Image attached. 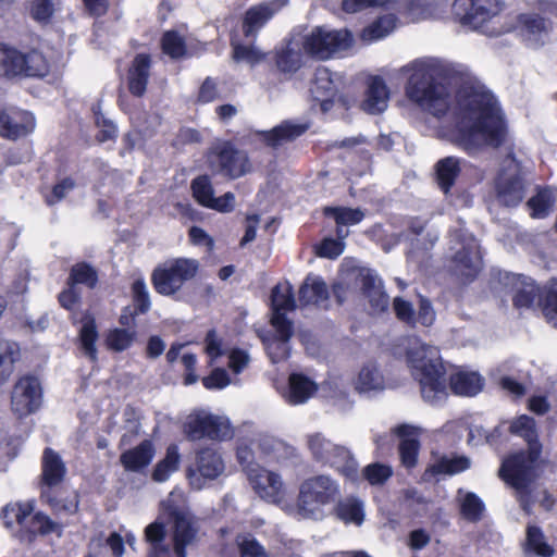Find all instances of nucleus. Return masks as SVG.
<instances>
[{"label": "nucleus", "mask_w": 557, "mask_h": 557, "mask_svg": "<svg viewBox=\"0 0 557 557\" xmlns=\"http://www.w3.org/2000/svg\"><path fill=\"white\" fill-rule=\"evenodd\" d=\"M456 144L469 153L482 146L499 147L506 126L494 96L481 86L465 85L456 96Z\"/></svg>", "instance_id": "obj_1"}, {"label": "nucleus", "mask_w": 557, "mask_h": 557, "mask_svg": "<svg viewBox=\"0 0 557 557\" xmlns=\"http://www.w3.org/2000/svg\"><path fill=\"white\" fill-rule=\"evenodd\" d=\"M509 432L522 437L528 444V450L505 458L498 475L516 491L522 510L530 515L532 508L530 486L536 478V465L542 453L536 422L532 417L522 414L510 423Z\"/></svg>", "instance_id": "obj_2"}, {"label": "nucleus", "mask_w": 557, "mask_h": 557, "mask_svg": "<svg viewBox=\"0 0 557 557\" xmlns=\"http://www.w3.org/2000/svg\"><path fill=\"white\" fill-rule=\"evenodd\" d=\"M169 523L170 529L159 516L145 528L148 557H187V548L196 544L199 523L190 512L175 508L169 512Z\"/></svg>", "instance_id": "obj_3"}, {"label": "nucleus", "mask_w": 557, "mask_h": 557, "mask_svg": "<svg viewBox=\"0 0 557 557\" xmlns=\"http://www.w3.org/2000/svg\"><path fill=\"white\" fill-rule=\"evenodd\" d=\"M411 74L406 86L407 97L436 117L449 107V91L444 84V69L434 59L416 60L407 66Z\"/></svg>", "instance_id": "obj_4"}, {"label": "nucleus", "mask_w": 557, "mask_h": 557, "mask_svg": "<svg viewBox=\"0 0 557 557\" xmlns=\"http://www.w3.org/2000/svg\"><path fill=\"white\" fill-rule=\"evenodd\" d=\"M413 377L419 382L421 396L431 405L447 398L445 368L436 347L419 344L407 352Z\"/></svg>", "instance_id": "obj_5"}, {"label": "nucleus", "mask_w": 557, "mask_h": 557, "mask_svg": "<svg viewBox=\"0 0 557 557\" xmlns=\"http://www.w3.org/2000/svg\"><path fill=\"white\" fill-rule=\"evenodd\" d=\"M341 497L338 482L330 475L320 474L306 479L299 486L297 515L302 519L322 520L325 508Z\"/></svg>", "instance_id": "obj_6"}, {"label": "nucleus", "mask_w": 557, "mask_h": 557, "mask_svg": "<svg viewBox=\"0 0 557 557\" xmlns=\"http://www.w3.org/2000/svg\"><path fill=\"white\" fill-rule=\"evenodd\" d=\"M504 9L502 0H455L453 14L463 26L495 37L506 32L499 23Z\"/></svg>", "instance_id": "obj_7"}, {"label": "nucleus", "mask_w": 557, "mask_h": 557, "mask_svg": "<svg viewBox=\"0 0 557 557\" xmlns=\"http://www.w3.org/2000/svg\"><path fill=\"white\" fill-rule=\"evenodd\" d=\"M354 41V36L347 28L315 26L302 37V48L307 57L327 61L349 50Z\"/></svg>", "instance_id": "obj_8"}, {"label": "nucleus", "mask_w": 557, "mask_h": 557, "mask_svg": "<svg viewBox=\"0 0 557 557\" xmlns=\"http://www.w3.org/2000/svg\"><path fill=\"white\" fill-rule=\"evenodd\" d=\"M199 270V262L191 258H176L157 267L151 281L157 293L163 296L176 294L183 285L193 280Z\"/></svg>", "instance_id": "obj_9"}, {"label": "nucleus", "mask_w": 557, "mask_h": 557, "mask_svg": "<svg viewBox=\"0 0 557 557\" xmlns=\"http://www.w3.org/2000/svg\"><path fill=\"white\" fill-rule=\"evenodd\" d=\"M527 189L525 171L512 154H508L495 181L496 200L507 208L517 207L524 199Z\"/></svg>", "instance_id": "obj_10"}, {"label": "nucleus", "mask_w": 557, "mask_h": 557, "mask_svg": "<svg viewBox=\"0 0 557 557\" xmlns=\"http://www.w3.org/2000/svg\"><path fill=\"white\" fill-rule=\"evenodd\" d=\"M49 72L46 57L37 50L23 53L0 44V74L7 77L45 76Z\"/></svg>", "instance_id": "obj_11"}, {"label": "nucleus", "mask_w": 557, "mask_h": 557, "mask_svg": "<svg viewBox=\"0 0 557 557\" xmlns=\"http://www.w3.org/2000/svg\"><path fill=\"white\" fill-rule=\"evenodd\" d=\"M307 443L317 461L335 468L349 480L357 478V462L346 447L331 442L321 433L309 435Z\"/></svg>", "instance_id": "obj_12"}, {"label": "nucleus", "mask_w": 557, "mask_h": 557, "mask_svg": "<svg viewBox=\"0 0 557 557\" xmlns=\"http://www.w3.org/2000/svg\"><path fill=\"white\" fill-rule=\"evenodd\" d=\"M184 434L189 441H225L233 436L230 421L206 410H196L184 422Z\"/></svg>", "instance_id": "obj_13"}, {"label": "nucleus", "mask_w": 557, "mask_h": 557, "mask_svg": "<svg viewBox=\"0 0 557 557\" xmlns=\"http://www.w3.org/2000/svg\"><path fill=\"white\" fill-rule=\"evenodd\" d=\"M208 164L212 172L230 178L240 177L250 170L247 154L228 143L216 145L210 150Z\"/></svg>", "instance_id": "obj_14"}, {"label": "nucleus", "mask_w": 557, "mask_h": 557, "mask_svg": "<svg viewBox=\"0 0 557 557\" xmlns=\"http://www.w3.org/2000/svg\"><path fill=\"white\" fill-rule=\"evenodd\" d=\"M42 403V387L34 375H24L13 385L11 391V411L17 418L36 412Z\"/></svg>", "instance_id": "obj_15"}, {"label": "nucleus", "mask_w": 557, "mask_h": 557, "mask_svg": "<svg viewBox=\"0 0 557 557\" xmlns=\"http://www.w3.org/2000/svg\"><path fill=\"white\" fill-rule=\"evenodd\" d=\"M460 247H455L454 255L455 271L466 280H473L482 268V258L478 240L471 235H463L461 232L451 234Z\"/></svg>", "instance_id": "obj_16"}, {"label": "nucleus", "mask_w": 557, "mask_h": 557, "mask_svg": "<svg viewBox=\"0 0 557 557\" xmlns=\"http://www.w3.org/2000/svg\"><path fill=\"white\" fill-rule=\"evenodd\" d=\"M224 470L225 463L219 450L206 447L196 453L195 467L188 468L187 478L194 488L201 490L206 481L218 479Z\"/></svg>", "instance_id": "obj_17"}, {"label": "nucleus", "mask_w": 557, "mask_h": 557, "mask_svg": "<svg viewBox=\"0 0 557 557\" xmlns=\"http://www.w3.org/2000/svg\"><path fill=\"white\" fill-rule=\"evenodd\" d=\"M271 307L273 327L280 330L285 338L293 335V322L285 317L286 311H292L296 307L293 286L288 282L280 283L272 289Z\"/></svg>", "instance_id": "obj_18"}, {"label": "nucleus", "mask_w": 557, "mask_h": 557, "mask_svg": "<svg viewBox=\"0 0 557 557\" xmlns=\"http://www.w3.org/2000/svg\"><path fill=\"white\" fill-rule=\"evenodd\" d=\"M289 0H267L250 7L243 20V33L246 38H256L269 21L278 14Z\"/></svg>", "instance_id": "obj_19"}, {"label": "nucleus", "mask_w": 557, "mask_h": 557, "mask_svg": "<svg viewBox=\"0 0 557 557\" xmlns=\"http://www.w3.org/2000/svg\"><path fill=\"white\" fill-rule=\"evenodd\" d=\"M190 188L193 197L200 206L219 212L233 211L235 195L227 191L221 197H214V189L208 175H200L194 178Z\"/></svg>", "instance_id": "obj_20"}, {"label": "nucleus", "mask_w": 557, "mask_h": 557, "mask_svg": "<svg viewBox=\"0 0 557 557\" xmlns=\"http://www.w3.org/2000/svg\"><path fill=\"white\" fill-rule=\"evenodd\" d=\"M305 54L302 40L288 38L274 48L273 62L281 74L292 76L305 65Z\"/></svg>", "instance_id": "obj_21"}, {"label": "nucleus", "mask_w": 557, "mask_h": 557, "mask_svg": "<svg viewBox=\"0 0 557 557\" xmlns=\"http://www.w3.org/2000/svg\"><path fill=\"white\" fill-rule=\"evenodd\" d=\"M34 128L35 119L27 111L9 109L0 112V136L3 138L15 140Z\"/></svg>", "instance_id": "obj_22"}, {"label": "nucleus", "mask_w": 557, "mask_h": 557, "mask_svg": "<svg viewBox=\"0 0 557 557\" xmlns=\"http://www.w3.org/2000/svg\"><path fill=\"white\" fill-rule=\"evenodd\" d=\"M248 480L256 493L268 502L276 503L281 498L283 482L278 474L262 467H249Z\"/></svg>", "instance_id": "obj_23"}, {"label": "nucleus", "mask_w": 557, "mask_h": 557, "mask_svg": "<svg viewBox=\"0 0 557 557\" xmlns=\"http://www.w3.org/2000/svg\"><path fill=\"white\" fill-rule=\"evenodd\" d=\"M356 283L369 299L373 312H383L388 307V296L383 290L382 281L369 269H361L356 275Z\"/></svg>", "instance_id": "obj_24"}, {"label": "nucleus", "mask_w": 557, "mask_h": 557, "mask_svg": "<svg viewBox=\"0 0 557 557\" xmlns=\"http://www.w3.org/2000/svg\"><path fill=\"white\" fill-rule=\"evenodd\" d=\"M389 90L383 78L373 76L368 81L361 109L369 114H379L386 110Z\"/></svg>", "instance_id": "obj_25"}, {"label": "nucleus", "mask_w": 557, "mask_h": 557, "mask_svg": "<svg viewBox=\"0 0 557 557\" xmlns=\"http://www.w3.org/2000/svg\"><path fill=\"white\" fill-rule=\"evenodd\" d=\"M66 474V467L61 456L52 448L44 450L41 459V490L58 486Z\"/></svg>", "instance_id": "obj_26"}, {"label": "nucleus", "mask_w": 557, "mask_h": 557, "mask_svg": "<svg viewBox=\"0 0 557 557\" xmlns=\"http://www.w3.org/2000/svg\"><path fill=\"white\" fill-rule=\"evenodd\" d=\"M151 59L149 54H137L127 72V87L135 97H143L150 77Z\"/></svg>", "instance_id": "obj_27"}, {"label": "nucleus", "mask_w": 557, "mask_h": 557, "mask_svg": "<svg viewBox=\"0 0 557 557\" xmlns=\"http://www.w3.org/2000/svg\"><path fill=\"white\" fill-rule=\"evenodd\" d=\"M309 90L312 98L320 103L323 111H327L332 107L333 99L336 95V86L329 69L324 66L317 69Z\"/></svg>", "instance_id": "obj_28"}, {"label": "nucleus", "mask_w": 557, "mask_h": 557, "mask_svg": "<svg viewBox=\"0 0 557 557\" xmlns=\"http://www.w3.org/2000/svg\"><path fill=\"white\" fill-rule=\"evenodd\" d=\"M396 434L401 438L399 443V455L401 463L407 468L417 465L418 454L420 449L419 429L403 424L395 429Z\"/></svg>", "instance_id": "obj_29"}, {"label": "nucleus", "mask_w": 557, "mask_h": 557, "mask_svg": "<svg viewBox=\"0 0 557 557\" xmlns=\"http://www.w3.org/2000/svg\"><path fill=\"white\" fill-rule=\"evenodd\" d=\"M154 456L151 441L145 440L136 447L125 450L120 456V462L126 471L139 472L148 467Z\"/></svg>", "instance_id": "obj_30"}, {"label": "nucleus", "mask_w": 557, "mask_h": 557, "mask_svg": "<svg viewBox=\"0 0 557 557\" xmlns=\"http://www.w3.org/2000/svg\"><path fill=\"white\" fill-rule=\"evenodd\" d=\"M329 289L325 282L315 275H308L299 288V302L301 305H315L326 307Z\"/></svg>", "instance_id": "obj_31"}, {"label": "nucleus", "mask_w": 557, "mask_h": 557, "mask_svg": "<svg viewBox=\"0 0 557 557\" xmlns=\"http://www.w3.org/2000/svg\"><path fill=\"white\" fill-rule=\"evenodd\" d=\"M308 129L307 124L284 121L269 132H263V138L268 146L280 147L301 136Z\"/></svg>", "instance_id": "obj_32"}, {"label": "nucleus", "mask_w": 557, "mask_h": 557, "mask_svg": "<svg viewBox=\"0 0 557 557\" xmlns=\"http://www.w3.org/2000/svg\"><path fill=\"white\" fill-rule=\"evenodd\" d=\"M519 24L525 39L534 45L544 42L552 29L550 22L539 14H521Z\"/></svg>", "instance_id": "obj_33"}, {"label": "nucleus", "mask_w": 557, "mask_h": 557, "mask_svg": "<svg viewBox=\"0 0 557 557\" xmlns=\"http://www.w3.org/2000/svg\"><path fill=\"white\" fill-rule=\"evenodd\" d=\"M511 283L515 290L512 299L515 307L519 309L530 308L534 304L535 298H541L542 292L530 277L512 275Z\"/></svg>", "instance_id": "obj_34"}, {"label": "nucleus", "mask_w": 557, "mask_h": 557, "mask_svg": "<svg viewBox=\"0 0 557 557\" xmlns=\"http://www.w3.org/2000/svg\"><path fill=\"white\" fill-rule=\"evenodd\" d=\"M461 171L460 160L456 157H446L435 164V176L438 187L448 194Z\"/></svg>", "instance_id": "obj_35"}, {"label": "nucleus", "mask_w": 557, "mask_h": 557, "mask_svg": "<svg viewBox=\"0 0 557 557\" xmlns=\"http://www.w3.org/2000/svg\"><path fill=\"white\" fill-rule=\"evenodd\" d=\"M98 336L95 318L90 313H85L82 318V327L79 330L78 341L82 351L91 361L97 360L96 342Z\"/></svg>", "instance_id": "obj_36"}, {"label": "nucleus", "mask_w": 557, "mask_h": 557, "mask_svg": "<svg viewBox=\"0 0 557 557\" xmlns=\"http://www.w3.org/2000/svg\"><path fill=\"white\" fill-rule=\"evenodd\" d=\"M317 392V384L300 373L289 376V392L287 401L292 405L306 403Z\"/></svg>", "instance_id": "obj_37"}, {"label": "nucleus", "mask_w": 557, "mask_h": 557, "mask_svg": "<svg viewBox=\"0 0 557 557\" xmlns=\"http://www.w3.org/2000/svg\"><path fill=\"white\" fill-rule=\"evenodd\" d=\"M449 382L453 392L461 396L476 395L483 388V379L476 372L459 371Z\"/></svg>", "instance_id": "obj_38"}, {"label": "nucleus", "mask_w": 557, "mask_h": 557, "mask_svg": "<svg viewBox=\"0 0 557 557\" xmlns=\"http://www.w3.org/2000/svg\"><path fill=\"white\" fill-rule=\"evenodd\" d=\"M334 508L335 515L345 523L361 525L364 520L363 503L352 496L337 500Z\"/></svg>", "instance_id": "obj_39"}, {"label": "nucleus", "mask_w": 557, "mask_h": 557, "mask_svg": "<svg viewBox=\"0 0 557 557\" xmlns=\"http://www.w3.org/2000/svg\"><path fill=\"white\" fill-rule=\"evenodd\" d=\"M20 358V347L15 342L0 338V386L9 381L14 372V363Z\"/></svg>", "instance_id": "obj_40"}, {"label": "nucleus", "mask_w": 557, "mask_h": 557, "mask_svg": "<svg viewBox=\"0 0 557 557\" xmlns=\"http://www.w3.org/2000/svg\"><path fill=\"white\" fill-rule=\"evenodd\" d=\"M470 459L465 456L447 457L443 456L431 465L424 473V476L437 474H456L470 468Z\"/></svg>", "instance_id": "obj_41"}, {"label": "nucleus", "mask_w": 557, "mask_h": 557, "mask_svg": "<svg viewBox=\"0 0 557 557\" xmlns=\"http://www.w3.org/2000/svg\"><path fill=\"white\" fill-rule=\"evenodd\" d=\"M458 502L460 507V513L462 517L470 522H478L482 519L483 511L485 509L482 499L472 492L458 491Z\"/></svg>", "instance_id": "obj_42"}, {"label": "nucleus", "mask_w": 557, "mask_h": 557, "mask_svg": "<svg viewBox=\"0 0 557 557\" xmlns=\"http://www.w3.org/2000/svg\"><path fill=\"white\" fill-rule=\"evenodd\" d=\"M181 455L178 447L174 444L166 448L165 456L160 460L152 472V479L156 482H164L170 475L178 469Z\"/></svg>", "instance_id": "obj_43"}, {"label": "nucleus", "mask_w": 557, "mask_h": 557, "mask_svg": "<svg viewBox=\"0 0 557 557\" xmlns=\"http://www.w3.org/2000/svg\"><path fill=\"white\" fill-rule=\"evenodd\" d=\"M42 503L49 505L55 515H74L78 510V497L73 495L71 498L60 499L52 490L42 488L40 494Z\"/></svg>", "instance_id": "obj_44"}, {"label": "nucleus", "mask_w": 557, "mask_h": 557, "mask_svg": "<svg viewBox=\"0 0 557 557\" xmlns=\"http://www.w3.org/2000/svg\"><path fill=\"white\" fill-rule=\"evenodd\" d=\"M554 206L553 193L549 188H540L533 197H531L527 207L530 209V215L533 219L546 218Z\"/></svg>", "instance_id": "obj_45"}, {"label": "nucleus", "mask_w": 557, "mask_h": 557, "mask_svg": "<svg viewBox=\"0 0 557 557\" xmlns=\"http://www.w3.org/2000/svg\"><path fill=\"white\" fill-rule=\"evenodd\" d=\"M396 26V17L393 14H387L379 17L368 27L362 30L361 38L364 41H374L382 39L389 35Z\"/></svg>", "instance_id": "obj_46"}, {"label": "nucleus", "mask_w": 557, "mask_h": 557, "mask_svg": "<svg viewBox=\"0 0 557 557\" xmlns=\"http://www.w3.org/2000/svg\"><path fill=\"white\" fill-rule=\"evenodd\" d=\"M275 335L272 337H264L263 344L268 356L273 363H277L289 356L288 342L293 335H288L287 338L283 336L280 330H275Z\"/></svg>", "instance_id": "obj_47"}, {"label": "nucleus", "mask_w": 557, "mask_h": 557, "mask_svg": "<svg viewBox=\"0 0 557 557\" xmlns=\"http://www.w3.org/2000/svg\"><path fill=\"white\" fill-rule=\"evenodd\" d=\"M540 307L547 322L557 327V282L543 288Z\"/></svg>", "instance_id": "obj_48"}, {"label": "nucleus", "mask_w": 557, "mask_h": 557, "mask_svg": "<svg viewBox=\"0 0 557 557\" xmlns=\"http://www.w3.org/2000/svg\"><path fill=\"white\" fill-rule=\"evenodd\" d=\"M33 509L34 507L30 503L9 504L2 509L1 518L8 528H11L14 523L23 525Z\"/></svg>", "instance_id": "obj_49"}, {"label": "nucleus", "mask_w": 557, "mask_h": 557, "mask_svg": "<svg viewBox=\"0 0 557 557\" xmlns=\"http://www.w3.org/2000/svg\"><path fill=\"white\" fill-rule=\"evenodd\" d=\"M98 283V273L95 268L86 262L76 263L72 267L69 284H84L89 288H94Z\"/></svg>", "instance_id": "obj_50"}, {"label": "nucleus", "mask_w": 557, "mask_h": 557, "mask_svg": "<svg viewBox=\"0 0 557 557\" xmlns=\"http://www.w3.org/2000/svg\"><path fill=\"white\" fill-rule=\"evenodd\" d=\"M324 214L334 218L336 224L346 226L358 224L364 218V213L360 209L346 207H326Z\"/></svg>", "instance_id": "obj_51"}, {"label": "nucleus", "mask_w": 557, "mask_h": 557, "mask_svg": "<svg viewBox=\"0 0 557 557\" xmlns=\"http://www.w3.org/2000/svg\"><path fill=\"white\" fill-rule=\"evenodd\" d=\"M162 50L172 59H180L186 53L185 40L175 30L165 32L161 39Z\"/></svg>", "instance_id": "obj_52"}, {"label": "nucleus", "mask_w": 557, "mask_h": 557, "mask_svg": "<svg viewBox=\"0 0 557 557\" xmlns=\"http://www.w3.org/2000/svg\"><path fill=\"white\" fill-rule=\"evenodd\" d=\"M236 544L239 557H270L267 549L251 534L237 535Z\"/></svg>", "instance_id": "obj_53"}, {"label": "nucleus", "mask_w": 557, "mask_h": 557, "mask_svg": "<svg viewBox=\"0 0 557 557\" xmlns=\"http://www.w3.org/2000/svg\"><path fill=\"white\" fill-rule=\"evenodd\" d=\"M357 388L360 392H370L383 388V377L374 367H364L361 369L358 379Z\"/></svg>", "instance_id": "obj_54"}, {"label": "nucleus", "mask_w": 557, "mask_h": 557, "mask_svg": "<svg viewBox=\"0 0 557 557\" xmlns=\"http://www.w3.org/2000/svg\"><path fill=\"white\" fill-rule=\"evenodd\" d=\"M136 338V332L126 329H114L107 337L108 347L114 351L127 349Z\"/></svg>", "instance_id": "obj_55"}, {"label": "nucleus", "mask_w": 557, "mask_h": 557, "mask_svg": "<svg viewBox=\"0 0 557 557\" xmlns=\"http://www.w3.org/2000/svg\"><path fill=\"white\" fill-rule=\"evenodd\" d=\"M527 543L529 548L540 556L550 557L554 554V549L544 541V535L537 527H528Z\"/></svg>", "instance_id": "obj_56"}, {"label": "nucleus", "mask_w": 557, "mask_h": 557, "mask_svg": "<svg viewBox=\"0 0 557 557\" xmlns=\"http://www.w3.org/2000/svg\"><path fill=\"white\" fill-rule=\"evenodd\" d=\"M443 13V10L433 5L432 3H425L421 0H412L408 8V14L412 22L436 18Z\"/></svg>", "instance_id": "obj_57"}, {"label": "nucleus", "mask_w": 557, "mask_h": 557, "mask_svg": "<svg viewBox=\"0 0 557 557\" xmlns=\"http://www.w3.org/2000/svg\"><path fill=\"white\" fill-rule=\"evenodd\" d=\"M393 474V469L380 462H373L364 467L362 470L363 478L371 485H382L384 484Z\"/></svg>", "instance_id": "obj_58"}, {"label": "nucleus", "mask_w": 557, "mask_h": 557, "mask_svg": "<svg viewBox=\"0 0 557 557\" xmlns=\"http://www.w3.org/2000/svg\"><path fill=\"white\" fill-rule=\"evenodd\" d=\"M33 531L41 535L55 533L58 536L62 535L63 525L44 512H36L32 518Z\"/></svg>", "instance_id": "obj_59"}, {"label": "nucleus", "mask_w": 557, "mask_h": 557, "mask_svg": "<svg viewBox=\"0 0 557 557\" xmlns=\"http://www.w3.org/2000/svg\"><path fill=\"white\" fill-rule=\"evenodd\" d=\"M136 313H146L150 309V298L143 280H136L132 285Z\"/></svg>", "instance_id": "obj_60"}, {"label": "nucleus", "mask_w": 557, "mask_h": 557, "mask_svg": "<svg viewBox=\"0 0 557 557\" xmlns=\"http://www.w3.org/2000/svg\"><path fill=\"white\" fill-rule=\"evenodd\" d=\"M393 309L400 322L411 327L416 326V311L411 302L403 299L401 297H396L393 301Z\"/></svg>", "instance_id": "obj_61"}, {"label": "nucleus", "mask_w": 557, "mask_h": 557, "mask_svg": "<svg viewBox=\"0 0 557 557\" xmlns=\"http://www.w3.org/2000/svg\"><path fill=\"white\" fill-rule=\"evenodd\" d=\"M233 59L235 61H246L250 64H256L264 59V54L253 46L233 44Z\"/></svg>", "instance_id": "obj_62"}, {"label": "nucleus", "mask_w": 557, "mask_h": 557, "mask_svg": "<svg viewBox=\"0 0 557 557\" xmlns=\"http://www.w3.org/2000/svg\"><path fill=\"white\" fill-rule=\"evenodd\" d=\"M54 12L53 0H34L30 9L32 17L39 23H47Z\"/></svg>", "instance_id": "obj_63"}, {"label": "nucleus", "mask_w": 557, "mask_h": 557, "mask_svg": "<svg viewBox=\"0 0 557 557\" xmlns=\"http://www.w3.org/2000/svg\"><path fill=\"white\" fill-rule=\"evenodd\" d=\"M231 383V379L225 369L216 368L210 375L202 379V384L208 389H221Z\"/></svg>", "instance_id": "obj_64"}]
</instances>
